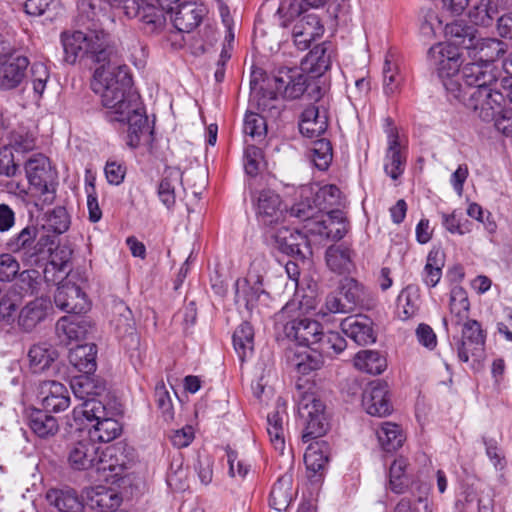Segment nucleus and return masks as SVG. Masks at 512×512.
Masks as SVG:
<instances>
[{
  "mask_svg": "<svg viewBox=\"0 0 512 512\" xmlns=\"http://www.w3.org/2000/svg\"><path fill=\"white\" fill-rule=\"evenodd\" d=\"M316 304L309 295H305L300 302V309L306 316L288 321L283 328L287 338L308 349L297 363L300 376L296 386L299 392L298 414L304 424L302 440L304 443L309 442L303 462L305 476L311 486L320 483V322L309 317L318 315V312H314Z\"/></svg>",
  "mask_w": 512,
  "mask_h": 512,
  "instance_id": "obj_1",
  "label": "nucleus"
},
{
  "mask_svg": "<svg viewBox=\"0 0 512 512\" xmlns=\"http://www.w3.org/2000/svg\"><path fill=\"white\" fill-rule=\"evenodd\" d=\"M445 34L449 43H437L427 53L431 66L447 75L459 70L460 54L457 47L467 50L472 60L486 64H494L507 52L508 45L496 38H481L477 29L462 21H456L445 26Z\"/></svg>",
  "mask_w": 512,
  "mask_h": 512,
  "instance_id": "obj_2",
  "label": "nucleus"
},
{
  "mask_svg": "<svg viewBox=\"0 0 512 512\" xmlns=\"http://www.w3.org/2000/svg\"><path fill=\"white\" fill-rule=\"evenodd\" d=\"M300 70L282 67L271 78V89L261 86L251 91L250 101L255 103L261 112H271L276 109L275 102L281 93L286 99H297L305 90L314 86L313 91L319 90L320 77V45L315 44L309 53L301 60Z\"/></svg>",
  "mask_w": 512,
  "mask_h": 512,
  "instance_id": "obj_3",
  "label": "nucleus"
},
{
  "mask_svg": "<svg viewBox=\"0 0 512 512\" xmlns=\"http://www.w3.org/2000/svg\"><path fill=\"white\" fill-rule=\"evenodd\" d=\"M133 85L129 68L116 63L97 68L91 82L92 90L99 94L101 103L107 109L110 121H122L129 111H135L140 104L139 96L131 91Z\"/></svg>",
  "mask_w": 512,
  "mask_h": 512,
  "instance_id": "obj_4",
  "label": "nucleus"
},
{
  "mask_svg": "<svg viewBox=\"0 0 512 512\" xmlns=\"http://www.w3.org/2000/svg\"><path fill=\"white\" fill-rule=\"evenodd\" d=\"M61 43L64 60L69 64H74L78 58L84 56L100 66L117 58V50L111 43L109 34L104 31H64L61 34Z\"/></svg>",
  "mask_w": 512,
  "mask_h": 512,
  "instance_id": "obj_5",
  "label": "nucleus"
},
{
  "mask_svg": "<svg viewBox=\"0 0 512 512\" xmlns=\"http://www.w3.org/2000/svg\"><path fill=\"white\" fill-rule=\"evenodd\" d=\"M119 413L116 406L93 400L81 403L73 410L75 419L83 416L88 421H95L88 435L94 442H110L120 435L121 424L114 418Z\"/></svg>",
  "mask_w": 512,
  "mask_h": 512,
  "instance_id": "obj_6",
  "label": "nucleus"
},
{
  "mask_svg": "<svg viewBox=\"0 0 512 512\" xmlns=\"http://www.w3.org/2000/svg\"><path fill=\"white\" fill-rule=\"evenodd\" d=\"M447 89L461 101L469 110L484 122H491L505 106V96L494 86L482 89H470L463 92L461 85L450 80Z\"/></svg>",
  "mask_w": 512,
  "mask_h": 512,
  "instance_id": "obj_7",
  "label": "nucleus"
},
{
  "mask_svg": "<svg viewBox=\"0 0 512 512\" xmlns=\"http://www.w3.org/2000/svg\"><path fill=\"white\" fill-rule=\"evenodd\" d=\"M56 247L55 236L41 233L35 225H27L6 242L8 251L20 254L22 261L27 264H36L40 257L50 254Z\"/></svg>",
  "mask_w": 512,
  "mask_h": 512,
  "instance_id": "obj_8",
  "label": "nucleus"
},
{
  "mask_svg": "<svg viewBox=\"0 0 512 512\" xmlns=\"http://www.w3.org/2000/svg\"><path fill=\"white\" fill-rule=\"evenodd\" d=\"M320 79V77L318 78ZM320 85V80H318ZM314 86L306 91L308 95L314 99L315 103L304 109L300 117L299 131L301 135L307 139L313 147L308 149V158L316 168H320L317 160L320 158V149L317 144L320 142V127H317V119L319 117V106L316 103L320 100V89L313 91Z\"/></svg>",
  "mask_w": 512,
  "mask_h": 512,
  "instance_id": "obj_9",
  "label": "nucleus"
},
{
  "mask_svg": "<svg viewBox=\"0 0 512 512\" xmlns=\"http://www.w3.org/2000/svg\"><path fill=\"white\" fill-rule=\"evenodd\" d=\"M124 9L128 17L138 18L146 34L158 35L167 25L165 11L155 6L152 1L140 3L137 0H128Z\"/></svg>",
  "mask_w": 512,
  "mask_h": 512,
  "instance_id": "obj_10",
  "label": "nucleus"
},
{
  "mask_svg": "<svg viewBox=\"0 0 512 512\" xmlns=\"http://www.w3.org/2000/svg\"><path fill=\"white\" fill-rule=\"evenodd\" d=\"M267 235L271 245L282 254L304 259L306 258V252L303 250V247L310 253L306 236L297 230L286 226L279 228L274 226L269 228Z\"/></svg>",
  "mask_w": 512,
  "mask_h": 512,
  "instance_id": "obj_11",
  "label": "nucleus"
},
{
  "mask_svg": "<svg viewBox=\"0 0 512 512\" xmlns=\"http://www.w3.org/2000/svg\"><path fill=\"white\" fill-rule=\"evenodd\" d=\"M486 333L481 324L473 319H467L463 323L461 338L457 343L458 358L462 362H468L470 356L479 357L484 351Z\"/></svg>",
  "mask_w": 512,
  "mask_h": 512,
  "instance_id": "obj_12",
  "label": "nucleus"
},
{
  "mask_svg": "<svg viewBox=\"0 0 512 512\" xmlns=\"http://www.w3.org/2000/svg\"><path fill=\"white\" fill-rule=\"evenodd\" d=\"M287 210L282 207L278 194L272 190H262L257 198L256 215L266 227H274L284 222Z\"/></svg>",
  "mask_w": 512,
  "mask_h": 512,
  "instance_id": "obj_13",
  "label": "nucleus"
},
{
  "mask_svg": "<svg viewBox=\"0 0 512 512\" xmlns=\"http://www.w3.org/2000/svg\"><path fill=\"white\" fill-rule=\"evenodd\" d=\"M386 133L388 147L384 158V171L392 180H397L404 173L406 155L400 145L397 128L392 125L389 118H387Z\"/></svg>",
  "mask_w": 512,
  "mask_h": 512,
  "instance_id": "obj_14",
  "label": "nucleus"
},
{
  "mask_svg": "<svg viewBox=\"0 0 512 512\" xmlns=\"http://www.w3.org/2000/svg\"><path fill=\"white\" fill-rule=\"evenodd\" d=\"M464 83L471 89H482L497 84L500 71L495 64H486L478 60L466 63L461 71Z\"/></svg>",
  "mask_w": 512,
  "mask_h": 512,
  "instance_id": "obj_15",
  "label": "nucleus"
},
{
  "mask_svg": "<svg viewBox=\"0 0 512 512\" xmlns=\"http://www.w3.org/2000/svg\"><path fill=\"white\" fill-rule=\"evenodd\" d=\"M362 406L372 416L384 417L391 413L388 385L381 380L369 383L362 394Z\"/></svg>",
  "mask_w": 512,
  "mask_h": 512,
  "instance_id": "obj_16",
  "label": "nucleus"
},
{
  "mask_svg": "<svg viewBox=\"0 0 512 512\" xmlns=\"http://www.w3.org/2000/svg\"><path fill=\"white\" fill-rule=\"evenodd\" d=\"M15 50L7 55L0 56L5 58L0 62V89L12 90L22 84L26 78L29 60L27 57L18 55L13 56Z\"/></svg>",
  "mask_w": 512,
  "mask_h": 512,
  "instance_id": "obj_17",
  "label": "nucleus"
},
{
  "mask_svg": "<svg viewBox=\"0 0 512 512\" xmlns=\"http://www.w3.org/2000/svg\"><path fill=\"white\" fill-rule=\"evenodd\" d=\"M54 302L59 309L72 314L84 313L89 308L86 294L80 286L69 281L57 287Z\"/></svg>",
  "mask_w": 512,
  "mask_h": 512,
  "instance_id": "obj_18",
  "label": "nucleus"
},
{
  "mask_svg": "<svg viewBox=\"0 0 512 512\" xmlns=\"http://www.w3.org/2000/svg\"><path fill=\"white\" fill-rule=\"evenodd\" d=\"M99 447L88 436L72 443L67 450V460L73 470L96 469Z\"/></svg>",
  "mask_w": 512,
  "mask_h": 512,
  "instance_id": "obj_19",
  "label": "nucleus"
},
{
  "mask_svg": "<svg viewBox=\"0 0 512 512\" xmlns=\"http://www.w3.org/2000/svg\"><path fill=\"white\" fill-rule=\"evenodd\" d=\"M134 110L124 115L121 121L128 124L126 144L133 149L139 147L143 142H151L153 135V131L149 127L148 117L141 103L138 104V109Z\"/></svg>",
  "mask_w": 512,
  "mask_h": 512,
  "instance_id": "obj_20",
  "label": "nucleus"
},
{
  "mask_svg": "<svg viewBox=\"0 0 512 512\" xmlns=\"http://www.w3.org/2000/svg\"><path fill=\"white\" fill-rule=\"evenodd\" d=\"M70 387L76 398L84 402L104 401V393L107 390L106 381L101 377L94 375V373H82L73 376L70 381Z\"/></svg>",
  "mask_w": 512,
  "mask_h": 512,
  "instance_id": "obj_21",
  "label": "nucleus"
},
{
  "mask_svg": "<svg viewBox=\"0 0 512 512\" xmlns=\"http://www.w3.org/2000/svg\"><path fill=\"white\" fill-rule=\"evenodd\" d=\"M39 396L46 412L58 413L66 410L70 405L69 391L58 381H42L39 384Z\"/></svg>",
  "mask_w": 512,
  "mask_h": 512,
  "instance_id": "obj_22",
  "label": "nucleus"
},
{
  "mask_svg": "<svg viewBox=\"0 0 512 512\" xmlns=\"http://www.w3.org/2000/svg\"><path fill=\"white\" fill-rule=\"evenodd\" d=\"M51 310L52 303L49 298L37 297L19 311L18 326L24 332H31L47 318Z\"/></svg>",
  "mask_w": 512,
  "mask_h": 512,
  "instance_id": "obj_23",
  "label": "nucleus"
},
{
  "mask_svg": "<svg viewBox=\"0 0 512 512\" xmlns=\"http://www.w3.org/2000/svg\"><path fill=\"white\" fill-rule=\"evenodd\" d=\"M86 506L94 512H114L121 504V497L105 486L89 487L84 490Z\"/></svg>",
  "mask_w": 512,
  "mask_h": 512,
  "instance_id": "obj_24",
  "label": "nucleus"
},
{
  "mask_svg": "<svg viewBox=\"0 0 512 512\" xmlns=\"http://www.w3.org/2000/svg\"><path fill=\"white\" fill-rule=\"evenodd\" d=\"M129 461L123 453L120 446H109L103 451H99L96 471L98 473L109 472L108 477H121L128 468Z\"/></svg>",
  "mask_w": 512,
  "mask_h": 512,
  "instance_id": "obj_25",
  "label": "nucleus"
},
{
  "mask_svg": "<svg viewBox=\"0 0 512 512\" xmlns=\"http://www.w3.org/2000/svg\"><path fill=\"white\" fill-rule=\"evenodd\" d=\"M206 14L202 4L184 2L178 5L173 18V26L179 32L189 33L197 28Z\"/></svg>",
  "mask_w": 512,
  "mask_h": 512,
  "instance_id": "obj_26",
  "label": "nucleus"
},
{
  "mask_svg": "<svg viewBox=\"0 0 512 512\" xmlns=\"http://www.w3.org/2000/svg\"><path fill=\"white\" fill-rule=\"evenodd\" d=\"M320 191V185L314 183L311 186H304L300 189L301 200L296 202L289 209V214L302 221L312 219L320 212L317 196Z\"/></svg>",
  "mask_w": 512,
  "mask_h": 512,
  "instance_id": "obj_27",
  "label": "nucleus"
},
{
  "mask_svg": "<svg viewBox=\"0 0 512 512\" xmlns=\"http://www.w3.org/2000/svg\"><path fill=\"white\" fill-rule=\"evenodd\" d=\"M265 294L262 278L259 275L249 274L247 278L236 281L235 299L239 305L251 311L257 304L261 295Z\"/></svg>",
  "mask_w": 512,
  "mask_h": 512,
  "instance_id": "obj_28",
  "label": "nucleus"
},
{
  "mask_svg": "<svg viewBox=\"0 0 512 512\" xmlns=\"http://www.w3.org/2000/svg\"><path fill=\"white\" fill-rule=\"evenodd\" d=\"M46 499L59 512H82L86 506L84 495L80 496L72 488L50 489Z\"/></svg>",
  "mask_w": 512,
  "mask_h": 512,
  "instance_id": "obj_29",
  "label": "nucleus"
},
{
  "mask_svg": "<svg viewBox=\"0 0 512 512\" xmlns=\"http://www.w3.org/2000/svg\"><path fill=\"white\" fill-rule=\"evenodd\" d=\"M342 330L358 345H368L376 342L373 322L366 316L345 319L342 323Z\"/></svg>",
  "mask_w": 512,
  "mask_h": 512,
  "instance_id": "obj_30",
  "label": "nucleus"
},
{
  "mask_svg": "<svg viewBox=\"0 0 512 512\" xmlns=\"http://www.w3.org/2000/svg\"><path fill=\"white\" fill-rule=\"evenodd\" d=\"M25 172L29 183L41 191L48 189L51 179L49 160L43 154H35L25 163Z\"/></svg>",
  "mask_w": 512,
  "mask_h": 512,
  "instance_id": "obj_31",
  "label": "nucleus"
},
{
  "mask_svg": "<svg viewBox=\"0 0 512 512\" xmlns=\"http://www.w3.org/2000/svg\"><path fill=\"white\" fill-rule=\"evenodd\" d=\"M58 352L48 342L32 345L28 351L29 367L35 374L50 369L58 359Z\"/></svg>",
  "mask_w": 512,
  "mask_h": 512,
  "instance_id": "obj_32",
  "label": "nucleus"
},
{
  "mask_svg": "<svg viewBox=\"0 0 512 512\" xmlns=\"http://www.w3.org/2000/svg\"><path fill=\"white\" fill-rule=\"evenodd\" d=\"M320 17L317 13H307L293 28L294 42L299 49H307L319 36Z\"/></svg>",
  "mask_w": 512,
  "mask_h": 512,
  "instance_id": "obj_33",
  "label": "nucleus"
},
{
  "mask_svg": "<svg viewBox=\"0 0 512 512\" xmlns=\"http://www.w3.org/2000/svg\"><path fill=\"white\" fill-rule=\"evenodd\" d=\"M326 219H322V236L327 240L340 241L349 231V221L342 209L326 211Z\"/></svg>",
  "mask_w": 512,
  "mask_h": 512,
  "instance_id": "obj_34",
  "label": "nucleus"
},
{
  "mask_svg": "<svg viewBox=\"0 0 512 512\" xmlns=\"http://www.w3.org/2000/svg\"><path fill=\"white\" fill-rule=\"evenodd\" d=\"M445 266V252L440 247H433L427 257L421 273L423 283L434 288L440 282L442 270Z\"/></svg>",
  "mask_w": 512,
  "mask_h": 512,
  "instance_id": "obj_35",
  "label": "nucleus"
},
{
  "mask_svg": "<svg viewBox=\"0 0 512 512\" xmlns=\"http://www.w3.org/2000/svg\"><path fill=\"white\" fill-rule=\"evenodd\" d=\"M97 347L93 343L77 345L70 349L69 363L81 373H94L96 364Z\"/></svg>",
  "mask_w": 512,
  "mask_h": 512,
  "instance_id": "obj_36",
  "label": "nucleus"
},
{
  "mask_svg": "<svg viewBox=\"0 0 512 512\" xmlns=\"http://www.w3.org/2000/svg\"><path fill=\"white\" fill-rule=\"evenodd\" d=\"M100 0H78L76 22L87 31H103L99 28Z\"/></svg>",
  "mask_w": 512,
  "mask_h": 512,
  "instance_id": "obj_37",
  "label": "nucleus"
},
{
  "mask_svg": "<svg viewBox=\"0 0 512 512\" xmlns=\"http://www.w3.org/2000/svg\"><path fill=\"white\" fill-rule=\"evenodd\" d=\"M233 346L241 362L251 357L254 351V329L252 325L244 321L235 329Z\"/></svg>",
  "mask_w": 512,
  "mask_h": 512,
  "instance_id": "obj_38",
  "label": "nucleus"
},
{
  "mask_svg": "<svg viewBox=\"0 0 512 512\" xmlns=\"http://www.w3.org/2000/svg\"><path fill=\"white\" fill-rule=\"evenodd\" d=\"M49 413L44 409H33L28 417L29 427L41 438L53 436L59 429L57 419Z\"/></svg>",
  "mask_w": 512,
  "mask_h": 512,
  "instance_id": "obj_39",
  "label": "nucleus"
},
{
  "mask_svg": "<svg viewBox=\"0 0 512 512\" xmlns=\"http://www.w3.org/2000/svg\"><path fill=\"white\" fill-rule=\"evenodd\" d=\"M292 501V477L291 475H283L278 478L273 485L269 504L276 511L285 510Z\"/></svg>",
  "mask_w": 512,
  "mask_h": 512,
  "instance_id": "obj_40",
  "label": "nucleus"
},
{
  "mask_svg": "<svg viewBox=\"0 0 512 512\" xmlns=\"http://www.w3.org/2000/svg\"><path fill=\"white\" fill-rule=\"evenodd\" d=\"M354 366L363 372L379 375L387 367L386 358L375 350H361L354 357Z\"/></svg>",
  "mask_w": 512,
  "mask_h": 512,
  "instance_id": "obj_41",
  "label": "nucleus"
},
{
  "mask_svg": "<svg viewBox=\"0 0 512 512\" xmlns=\"http://www.w3.org/2000/svg\"><path fill=\"white\" fill-rule=\"evenodd\" d=\"M24 10L31 16H44L47 20H54L63 12L60 0H27Z\"/></svg>",
  "mask_w": 512,
  "mask_h": 512,
  "instance_id": "obj_42",
  "label": "nucleus"
},
{
  "mask_svg": "<svg viewBox=\"0 0 512 512\" xmlns=\"http://www.w3.org/2000/svg\"><path fill=\"white\" fill-rule=\"evenodd\" d=\"M69 224L70 220L66 209L56 207L45 214L40 231L41 233L54 235L56 239L58 235L64 233L69 228Z\"/></svg>",
  "mask_w": 512,
  "mask_h": 512,
  "instance_id": "obj_43",
  "label": "nucleus"
},
{
  "mask_svg": "<svg viewBox=\"0 0 512 512\" xmlns=\"http://www.w3.org/2000/svg\"><path fill=\"white\" fill-rule=\"evenodd\" d=\"M182 173L179 169L169 168L165 170L164 177L158 186V196L161 202L168 208L175 205V186L181 181Z\"/></svg>",
  "mask_w": 512,
  "mask_h": 512,
  "instance_id": "obj_44",
  "label": "nucleus"
},
{
  "mask_svg": "<svg viewBox=\"0 0 512 512\" xmlns=\"http://www.w3.org/2000/svg\"><path fill=\"white\" fill-rule=\"evenodd\" d=\"M320 6V0H281L277 13L284 18L283 25L287 22L307 13L309 8L317 9Z\"/></svg>",
  "mask_w": 512,
  "mask_h": 512,
  "instance_id": "obj_45",
  "label": "nucleus"
},
{
  "mask_svg": "<svg viewBox=\"0 0 512 512\" xmlns=\"http://www.w3.org/2000/svg\"><path fill=\"white\" fill-rule=\"evenodd\" d=\"M498 13L497 0H480L470 9L469 18L475 25L488 27L493 23Z\"/></svg>",
  "mask_w": 512,
  "mask_h": 512,
  "instance_id": "obj_46",
  "label": "nucleus"
},
{
  "mask_svg": "<svg viewBox=\"0 0 512 512\" xmlns=\"http://www.w3.org/2000/svg\"><path fill=\"white\" fill-rule=\"evenodd\" d=\"M35 141V136L26 127L19 126L8 133L4 146H9L17 153H25L35 148Z\"/></svg>",
  "mask_w": 512,
  "mask_h": 512,
  "instance_id": "obj_47",
  "label": "nucleus"
},
{
  "mask_svg": "<svg viewBox=\"0 0 512 512\" xmlns=\"http://www.w3.org/2000/svg\"><path fill=\"white\" fill-rule=\"evenodd\" d=\"M23 295L16 287H11L0 299V321L11 324L15 321L16 312L22 302Z\"/></svg>",
  "mask_w": 512,
  "mask_h": 512,
  "instance_id": "obj_48",
  "label": "nucleus"
},
{
  "mask_svg": "<svg viewBox=\"0 0 512 512\" xmlns=\"http://www.w3.org/2000/svg\"><path fill=\"white\" fill-rule=\"evenodd\" d=\"M339 290L344 296L346 306L350 312L362 304L364 300V287L354 278L345 277L341 279Z\"/></svg>",
  "mask_w": 512,
  "mask_h": 512,
  "instance_id": "obj_49",
  "label": "nucleus"
},
{
  "mask_svg": "<svg viewBox=\"0 0 512 512\" xmlns=\"http://www.w3.org/2000/svg\"><path fill=\"white\" fill-rule=\"evenodd\" d=\"M420 296L416 288L407 286L404 288L397 299L399 316L403 320H407L415 316L419 310Z\"/></svg>",
  "mask_w": 512,
  "mask_h": 512,
  "instance_id": "obj_50",
  "label": "nucleus"
},
{
  "mask_svg": "<svg viewBox=\"0 0 512 512\" xmlns=\"http://www.w3.org/2000/svg\"><path fill=\"white\" fill-rule=\"evenodd\" d=\"M329 269L338 274L349 272L351 266L350 250L341 246H330L325 254Z\"/></svg>",
  "mask_w": 512,
  "mask_h": 512,
  "instance_id": "obj_51",
  "label": "nucleus"
},
{
  "mask_svg": "<svg viewBox=\"0 0 512 512\" xmlns=\"http://www.w3.org/2000/svg\"><path fill=\"white\" fill-rule=\"evenodd\" d=\"M470 303L467 292L461 286H454L450 292V311L455 317L456 325L468 319Z\"/></svg>",
  "mask_w": 512,
  "mask_h": 512,
  "instance_id": "obj_52",
  "label": "nucleus"
},
{
  "mask_svg": "<svg viewBox=\"0 0 512 512\" xmlns=\"http://www.w3.org/2000/svg\"><path fill=\"white\" fill-rule=\"evenodd\" d=\"M284 412L279 410L273 411L267 416V433L274 448L283 452L285 448L284 428H283Z\"/></svg>",
  "mask_w": 512,
  "mask_h": 512,
  "instance_id": "obj_53",
  "label": "nucleus"
},
{
  "mask_svg": "<svg viewBox=\"0 0 512 512\" xmlns=\"http://www.w3.org/2000/svg\"><path fill=\"white\" fill-rule=\"evenodd\" d=\"M382 74L384 93L388 96L394 95L399 90L403 77L397 64L390 59V55L385 57Z\"/></svg>",
  "mask_w": 512,
  "mask_h": 512,
  "instance_id": "obj_54",
  "label": "nucleus"
},
{
  "mask_svg": "<svg viewBox=\"0 0 512 512\" xmlns=\"http://www.w3.org/2000/svg\"><path fill=\"white\" fill-rule=\"evenodd\" d=\"M378 439L384 450L391 452L400 448L404 437L397 424L387 422L378 431Z\"/></svg>",
  "mask_w": 512,
  "mask_h": 512,
  "instance_id": "obj_55",
  "label": "nucleus"
},
{
  "mask_svg": "<svg viewBox=\"0 0 512 512\" xmlns=\"http://www.w3.org/2000/svg\"><path fill=\"white\" fill-rule=\"evenodd\" d=\"M115 318L113 323L119 335H134L135 320L131 309L124 303H119L114 307Z\"/></svg>",
  "mask_w": 512,
  "mask_h": 512,
  "instance_id": "obj_56",
  "label": "nucleus"
},
{
  "mask_svg": "<svg viewBox=\"0 0 512 512\" xmlns=\"http://www.w3.org/2000/svg\"><path fill=\"white\" fill-rule=\"evenodd\" d=\"M406 467L407 460L403 457L395 459L390 466L389 485L390 489L397 494L403 493L408 486V480L405 475Z\"/></svg>",
  "mask_w": 512,
  "mask_h": 512,
  "instance_id": "obj_57",
  "label": "nucleus"
},
{
  "mask_svg": "<svg viewBox=\"0 0 512 512\" xmlns=\"http://www.w3.org/2000/svg\"><path fill=\"white\" fill-rule=\"evenodd\" d=\"M41 285V274L36 269H27L22 271L17 279L16 287L23 294H34L38 292Z\"/></svg>",
  "mask_w": 512,
  "mask_h": 512,
  "instance_id": "obj_58",
  "label": "nucleus"
},
{
  "mask_svg": "<svg viewBox=\"0 0 512 512\" xmlns=\"http://www.w3.org/2000/svg\"><path fill=\"white\" fill-rule=\"evenodd\" d=\"M322 202L325 204L324 210L344 209L346 206V197L340 188L335 184L322 185Z\"/></svg>",
  "mask_w": 512,
  "mask_h": 512,
  "instance_id": "obj_59",
  "label": "nucleus"
},
{
  "mask_svg": "<svg viewBox=\"0 0 512 512\" xmlns=\"http://www.w3.org/2000/svg\"><path fill=\"white\" fill-rule=\"evenodd\" d=\"M322 78L326 76L328 71L334 70L337 75H341L342 71L338 62V54L334 45L330 41L322 42Z\"/></svg>",
  "mask_w": 512,
  "mask_h": 512,
  "instance_id": "obj_60",
  "label": "nucleus"
},
{
  "mask_svg": "<svg viewBox=\"0 0 512 512\" xmlns=\"http://www.w3.org/2000/svg\"><path fill=\"white\" fill-rule=\"evenodd\" d=\"M267 132V124L263 116L249 112L244 119V133L252 138L262 139Z\"/></svg>",
  "mask_w": 512,
  "mask_h": 512,
  "instance_id": "obj_61",
  "label": "nucleus"
},
{
  "mask_svg": "<svg viewBox=\"0 0 512 512\" xmlns=\"http://www.w3.org/2000/svg\"><path fill=\"white\" fill-rule=\"evenodd\" d=\"M340 7L336 0H322V9H326V16L322 15V34L326 29L330 32V35L336 32Z\"/></svg>",
  "mask_w": 512,
  "mask_h": 512,
  "instance_id": "obj_62",
  "label": "nucleus"
},
{
  "mask_svg": "<svg viewBox=\"0 0 512 512\" xmlns=\"http://www.w3.org/2000/svg\"><path fill=\"white\" fill-rule=\"evenodd\" d=\"M49 80V70L43 63H34L31 66V82L33 91L41 97L46 88L47 81Z\"/></svg>",
  "mask_w": 512,
  "mask_h": 512,
  "instance_id": "obj_63",
  "label": "nucleus"
},
{
  "mask_svg": "<svg viewBox=\"0 0 512 512\" xmlns=\"http://www.w3.org/2000/svg\"><path fill=\"white\" fill-rule=\"evenodd\" d=\"M440 30H442V21L437 12L432 9L424 11L420 24L421 34L427 38H431Z\"/></svg>",
  "mask_w": 512,
  "mask_h": 512,
  "instance_id": "obj_64",
  "label": "nucleus"
}]
</instances>
